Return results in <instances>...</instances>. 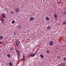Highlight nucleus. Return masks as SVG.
<instances>
[{
	"label": "nucleus",
	"mask_w": 66,
	"mask_h": 66,
	"mask_svg": "<svg viewBox=\"0 0 66 66\" xmlns=\"http://www.w3.org/2000/svg\"><path fill=\"white\" fill-rule=\"evenodd\" d=\"M49 45L50 46H52L53 45V41H51L49 42Z\"/></svg>",
	"instance_id": "f257e3e1"
},
{
	"label": "nucleus",
	"mask_w": 66,
	"mask_h": 66,
	"mask_svg": "<svg viewBox=\"0 0 66 66\" xmlns=\"http://www.w3.org/2000/svg\"><path fill=\"white\" fill-rule=\"evenodd\" d=\"M15 11L16 12V13H17V12H19V9L17 8L15 9Z\"/></svg>",
	"instance_id": "f03ea898"
},
{
	"label": "nucleus",
	"mask_w": 66,
	"mask_h": 66,
	"mask_svg": "<svg viewBox=\"0 0 66 66\" xmlns=\"http://www.w3.org/2000/svg\"><path fill=\"white\" fill-rule=\"evenodd\" d=\"M16 45L17 46H18L19 45V43L17 41H16Z\"/></svg>",
	"instance_id": "7ed1b4c3"
},
{
	"label": "nucleus",
	"mask_w": 66,
	"mask_h": 66,
	"mask_svg": "<svg viewBox=\"0 0 66 66\" xmlns=\"http://www.w3.org/2000/svg\"><path fill=\"white\" fill-rule=\"evenodd\" d=\"M35 56V54H34V53H31L30 54V56L31 57H33V56Z\"/></svg>",
	"instance_id": "20e7f679"
},
{
	"label": "nucleus",
	"mask_w": 66,
	"mask_h": 66,
	"mask_svg": "<svg viewBox=\"0 0 66 66\" xmlns=\"http://www.w3.org/2000/svg\"><path fill=\"white\" fill-rule=\"evenodd\" d=\"M34 18L33 17H31L30 18V21H32V20H34Z\"/></svg>",
	"instance_id": "39448f33"
},
{
	"label": "nucleus",
	"mask_w": 66,
	"mask_h": 66,
	"mask_svg": "<svg viewBox=\"0 0 66 66\" xmlns=\"http://www.w3.org/2000/svg\"><path fill=\"white\" fill-rule=\"evenodd\" d=\"M45 19L47 21H49V17H48V16H46Z\"/></svg>",
	"instance_id": "423d86ee"
},
{
	"label": "nucleus",
	"mask_w": 66,
	"mask_h": 66,
	"mask_svg": "<svg viewBox=\"0 0 66 66\" xmlns=\"http://www.w3.org/2000/svg\"><path fill=\"white\" fill-rule=\"evenodd\" d=\"M3 36H0V39H3Z\"/></svg>",
	"instance_id": "0eeeda50"
},
{
	"label": "nucleus",
	"mask_w": 66,
	"mask_h": 66,
	"mask_svg": "<svg viewBox=\"0 0 66 66\" xmlns=\"http://www.w3.org/2000/svg\"><path fill=\"white\" fill-rule=\"evenodd\" d=\"M24 56L23 55V58L22 59V60L23 61H24V60H25V59H24Z\"/></svg>",
	"instance_id": "6e6552de"
},
{
	"label": "nucleus",
	"mask_w": 66,
	"mask_h": 66,
	"mask_svg": "<svg viewBox=\"0 0 66 66\" xmlns=\"http://www.w3.org/2000/svg\"><path fill=\"white\" fill-rule=\"evenodd\" d=\"M2 16H3V18H5V15L4 14H3L2 15Z\"/></svg>",
	"instance_id": "1a4fd4ad"
},
{
	"label": "nucleus",
	"mask_w": 66,
	"mask_h": 66,
	"mask_svg": "<svg viewBox=\"0 0 66 66\" xmlns=\"http://www.w3.org/2000/svg\"><path fill=\"white\" fill-rule=\"evenodd\" d=\"M54 17H55L56 18H57V15L56 14H54Z\"/></svg>",
	"instance_id": "9d476101"
},
{
	"label": "nucleus",
	"mask_w": 66,
	"mask_h": 66,
	"mask_svg": "<svg viewBox=\"0 0 66 66\" xmlns=\"http://www.w3.org/2000/svg\"><path fill=\"white\" fill-rule=\"evenodd\" d=\"M50 28H51V27L50 26H48L47 27V29H50Z\"/></svg>",
	"instance_id": "9b49d317"
},
{
	"label": "nucleus",
	"mask_w": 66,
	"mask_h": 66,
	"mask_svg": "<svg viewBox=\"0 0 66 66\" xmlns=\"http://www.w3.org/2000/svg\"><path fill=\"white\" fill-rule=\"evenodd\" d=\"M40 56L42 58H44V56H43V55L42 54H40Z\"/></svg>",
	"instance_id": "f8f14e48"
},
{
	"label": "nucleus",
	"mask_w": 66,
	"mask_h": 66,
	"mask_svg": "<svg viewBox=\"0 0 66 66\" xmlns=\"http://www.w3.org/2000/svg\"><path fill=\"white\" fill-rule=\"evenodd\" d=\"M10 50L11 51H12V50H13V47H11V48H10Z\"/></svg>",
	"instance_id": "ddd939ff"
},
{
	"label": "nucleus",
	"mask_w": 66,
	"mask_h": 66,
	"mask_svg": "<svg viewBox=\"0 0 66 66\" xmlns=\"http://www.w3.org/2000/svg\"><path fill=\"white\" fill-rule=\"evenodd\" d=\"M9 65H10V66H12V64L11 62H9Z\"/></svg>",
	"instance_id": "4468645a"
},
{
	"label": "nucleus",
	"mask_w": 66,
	"mask_h": 66,
	"mask_svg": "<svg viewBox=\"0 0 66 66\" xmlns=\"http://www.w3.org/2000/svg\"><path fill=\"white\" fill-rule=\"evenodd\" d=\"M4 18H3V17L1 19V21H3V20H4Z\"/></svg>",
	"instance_id": "2eb2a0df"
},
{
	"label": "nucleus",
	"mask_w": 66,
	"mask_h": 66,
	"mask_svg": "<svg viewBox=\"0 0 66 66\" xmlns=\"http://www.w3.org/2000/svg\"><path fill=\"white\" fill-rule=\"evenodd\" d=\"M7 55L9 57H10V56H11V55H10V54H8Z\"/></svg>",
	"instance_id": "dca6fc26"
},
{
	"label": "nucleus",
	"mask_w": 66,
	"mask_h": 66,
	"mask_svg": "<svg viewBox=\"0 0 66 66\" xmlns=\"http://www.w3.org/2000/svg\"><path fill=\"white\" fill-rule=\"evenodd\" d=\"M13 24L14 23H15V21L14 20H13L11 22Z\"/></svg>",
	"instance_id": "f3484780"
},
{
	"label": "nucleus",
	"mask_w": 66,
	"mask_h": 66,
	"mask_svg": "<svg viewBox=\"0 0 66 66\" xmlns=\"http://www.w3.org/2000/svg\"><path fill=\"white\" fill-rule=\"evenodd\" d=\"M47 53H50V52H49V51L48 50H47Z\"/></svg>",
	"instance_id": "a211bd4d"
},
{
	"label": "nucleus",
	"mask_w": 66,
	"mask_h": 66,
	"mask_svg": "<svg viewBox=\"0 0 66 66\" xmlns=\"http://www.w3.org/2000/svg\"><path fill=\"white\" fill-rule=\"evenodd\" d=\"M16 52L18 53H19V52H19V50H16Z\"/></svg>",
	"instance_id": "6ab92c4d"
},
{
	"label": "nucleus",
	"mask_w": 66,
	"mask_h": 66,
	"mask_svg": "<svg viewBox=\"0 0 66 66\" xmlns=\"http://www.w3.org/2000/svg\"><path fill=\"white\" fill-rule=\"evenodd\" d=\"M65 66V63H63L62 64L61 66Z\"/></svg>",
	"instance_id": "aec40b11"
},
{
	"label": "nucleus",
	"mask_w": 66,
	"mask_h": 66,
	"mask_svg": "<svg viewBox=\"0 0 66 66\" xmlns=\"http://www.w3.org/2000/svg\"><path fill=\"white\" fill-rule=\"evenodd\" d=\"M63 24H66V21L64 22L63 23Z\"/></svg>",
	"instance_id": "412c9836"
},
{
	"label": "nucleus",
	"mask_w": 66,
	"mask_h": 66,
	"mask_svg": "<svg viewBox=\"0 0 66 66\" xmlns=\"http://www.w3.org/2000/svg\"><path fill=\"white\" fill-rule=\"evenodd\" d=\"M60 57H60L59 56H57V58L58 59H59V58H60Z\"/></svg>",
	"instance_id": "4be33fe9"
},
{
	"label": "nucleus",
	"mask_w": 66,
	"mask_h": 66,
	"mask_svg": "<svg viewBox=\"0 0 66 66\" xmlns=\"http://www.w3.org/2000/svg\"><path fill=\"white\" fill-rule=\"evenodd\" d=\"M66 58H63V60L64 61H66Z\"/></svg>",
	"instance_id": "5701e85b"
},
{
	"label": "nucleus",
	"mask_w": 66,
	"mask_h": 66,
	"mask_svg": "<svg viewBox=\"0 0 66 66\" xmlns=\"http://www.w3.org/2000/svg\"><path fill=\"white\" fill-rule=\"evenodd\" d=\"M13 13H14V12H13V11L11 12V14H13Z\"/></svg>",
	"instance_id": "b1692460"
},
{
	"label": "nucleus",
	"mask_w": 66,
	"mask_h": 66,
	"mask_svg": "<svg viewBox=\"0 0 66 66\" xmlns=\"http://www.w3.org/2000/svg\"><path fill=\"white\" fill-rule=\"evenodd\" d=\"M18 53V55H19V56H20V52L19 53Z\"/></svg>",
	"instance_id": "393cba45"
},
{
	"label": "nucleus",
	"mask_w": 66,
	"mask_h": 66,
	"mask_svg": "<svg viewBox=\"0 0 66 66\" xmlns=\"http://www.w3.org/2000/svg\"><path fill=\"white\" fill-rule=\"evenodd\" d=\"M64 14H66V12H64Z\"/></svg>",
	"instance_id": "a878e982"
},
{
	"label": "nucleus",
	"mask_w": 66,
	"mask_h": 66,
	"mask_svg": "<svg viewBox=\"0 0 66 66\" xmlns=\"http://www.w3.org/2000/svg\"><path fill=\"white\" fill-rule=\"evenodd\" d=\"M2 42H0V44H2Z\"/></svg>",
	"instance_id": "bb28decb"
},
{
	"label": "nucleus",
	"mask_w": 66,
	"mask_h": 66,
	"mask_svg": "<svg viewBox=\"0 0 66 66\" xmlns=\"http://www.w3.org/2000/svg\"><path fill=\"white\" fill-rule=\"evenodd\" d=\"M60 2H61L60 1L58 2L59 3H60Z\"/></svg>",
	"instance_id": "cd10ccee"
},
{
	"label": "nucleus",
	"mask_w": 66,
	"mask_h": 66,
	"mask_svg": "<svg viewBox=\"0 0 66 66\" xmlns=\"http://www.w3.org/2000/svg\"><path fill=\"white\" fill-rule=\"evenodd\" d=\"M45 0H43V1H45Z\"/></svg>",
	"instance_id": "c85d7f7f"
},
{
	"label": "nucleus",
	"mask_w": 66,
	"mask_h": 66,
	"mask_svg": "<svg viewBox=\"0 0 66 66\" xmlns=\"http://www.w3.org/2000/svg\"><path fill=\"white\" fill-rule=\"evenodd\" d=\"M57 0L59 1V0Z\"/></svg>",
	"instance_id": "c756f323"
}]
</instances>
